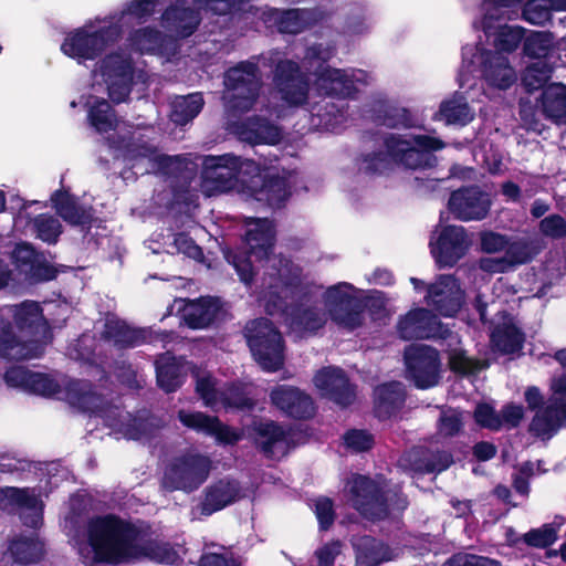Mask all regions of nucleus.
Returning <instances> with one entry per match:
<instances>
[{
    "label": "nucleus",
    "instance_id": "obj_24",
    "mask_svg": "<svg viewBox=\"0 0 566 566\" xmlns=\"http://www.w3.org/2000/svg\"><path fill=\"white\" fill-rule=\"evenodd\" d=\"M489 193L478 187L463 188L454 191L449 199V210L462 221L482 220L491 208Z\"/></svg>",
    "mask_w": 566,
    "mask_h": 566
},
{
    "label": "nucleus",
    "instance_id": "obj_1",
    "mask_svg": "<svg viewBox=\"0 0 566 566\" xmlns=\"http://www.w3.org/2000/svg\"><path fill=\"white\" fill-rule=\"evenodd\" d=\"M245 245L249 251V258L227 253L226 258L237 270L240 279L249 283L253 276V262L265 260L273 272H269L271 277L275 276L274 283H270V298L265 304V310L270 315L276 314L282 310L285 315V323L292 332L302 336L307 332H315L326 323V314L316 306L308 305L307 302L301 303L296 308L289 310L283 306V297H287L291 292L293 281L298 277L300 270L289 260L279 256H270L274 244L275 230L269 219L248 218L245 221Z\"/></svg>",
    "mask_w": 566,
    "mask_h": 566
},
{
    "label": "nucleus",
    "instance_id": "obj_53",
    "mask_svg": "<svg viewBox=\"0 0 566 566\" xmlns=\"http://www.w3.org/2000/svg\"><path fill=\"white\" fill-rule=\"evenodd\" d=\"M34 375L35 371H31L24 367H12L6 373L4 380L10 387L30 392Z\"/></svg>",
    "mask_w": 566,
    "mask_h": 566
},
{
    "label": "nucleus",
    "instance_id": "obj_45",
    "mask_svg": "<svg viewBox=\"0 0 566 566\" xmlns=\"http://www.w3.org/2000/svg\"><path fill=\"white\" fill-rule=\"evenodd\" d=\"M52 202L57 213L72 224H85L91 219V211L80 207L75 199L64 191H56Z\"/></svg>",
    "mask_w": 566,
    "mask_h": 566
},
{
    "label": "nucleus",
    "instance_id": "obj_27",
    "mask_svg": "<svg viewBox=\"0 0 566 566\" xmlns=\"http://www.w3.org/2000/svg\"><path fill=\"white\" fill-rule=\"evenodd\" d=\"M398 333L403 339L446 337L444 328L437 317L428 310L417 308L410 311L398 323Z\"/></svg>",
    "mask_w": 566,
    "mask_h": 566
},
{
    "label": "nucleus",
    "instance_id": "obj_57",
    "mask_svg": "<svg viewBox=\"0 0 566 566\" xmlns=\"http://www.w3.org/2000/svg\"><path fill=\"white\" fill-rule=\"evenodd\" d=\"M344 442L348 449L361 452L371 448L374 438L364 430H350L344 436Z\"/></svg>",
    "mask_w": 566,
    "mask_h": 566
},
{
    "label": "nucleus",
    "instance_id": "obj_60",
    "mask_svg": "<svg viewBox=\"0 0 566 566\" xmlns=\"http://www.w3.org/2000/svg\"><path fill=\"white\" fill-rule=\"evenodd\" d=\"M315 515L322 530L328 528L334 522L333 503L327 497H319L314 502Z\"/></svg>",
    "mask_w": 566,
    "mask_h": 566
},
{
    "label": "nucleus",
    "instance_id": "obj_9",
    "mask_svg": "<svg viewBox=\"0 0 566 566\" xmlns=\"http://www.w3.org/2000/svg\"><path fill=\"white\" fill-rule=\"evenodd\" d=\"M200 18L196 10L189 8L169 7L161 17V25L169 35L164 38L160 33L150 28H143L133 32L128 38V45L132 50L144 53L168 55L175 50L172 36H188L193 33L199 24Z\"/></svg>",
    "mask_w": 566,
    "mask_h": 566
},
{
    "label": "nucleus",
    "instance_id": "obj_64",
    "mask_svg": "<svg viewBox=\"0 0 566 566\" xmlns=\"http://www.w3.org/2000/svg\"><path fill=\"white\" fill-rule=\"evenodd\" d=\"M199 566H240V563L227 554L211 552L202 555Z\"/></svg>",
    "mask_w": 566,
    "mask_h": 566
},
{
    "label": "nucleus",
    "instance_id": "obj_63",
    "mask_svg": "<svg viewBox=\"0 0 566 566\" xmlns=\"http://www.w3.org/2000/svg\"><path fill=\"white\" fill-rule=\"evenodd\" d=\"M342 544L338 541L331 542L316 551L318 566H334L335 557L339 555Z\"/></svg>",
    "mask_w": 566,
    "mask_h": 566
},
{
    "label": "nucleus",
    "instance_id": "obj_50",
    "mask_svg": "<svg viewBox=\"0 0 566 566\" xmlns=\"http://www.w3.org/2000/svg\"><path fill=\"white\" fill-rule=\"evenodd\" d=\"M553 7L547 0H528L523 9V18L537 25H543L551 19Z\"/></svg>",
    "mask_w": 566,
    "mask_h": 566
},
{
    "label": "nucleus",
    "instance_id": "obj_54",
    "mask_svg": "<svg viewBox=\"0 0 566 566\" xmlns=\"http://www.w3.org/2000/svg\"><path fill=\"white\" fill-rule=\"evenodd\" d=\"M449 363L451 369L460 374H472L484 368V365L469 358L461 349H454L450 353Z\"/></svg>",
    "mask_w": 566,
    "mask_h": 566
},
{
    "label": "nucleus",
    "instance_id": "obj_37",
    "mask_svg": "<svg viewBox=\"0 0 566 566\" xmlns=\"http://www.w3.org/2000/svg\"><path fill=\"white\" fill-rule=\"evenodd\" d=\"M87 119L96 132L104 134L109 130L122 132L120 124L116 120L111 105L104 97L90 95L86 98Z\"/></svg>",
    "mask_w": 566,
    "mask_h": 566
},
{
    "label": "nucleus",
    "instance_id": "obj_10",
    "mask_svg": "<svg viewBox=\"0 0 566 566\" xmlns=\"http://www.w3.org/2000/svg\"><path fill=\"white\" fill-rule=\"evenodd\" d=\"M479 72L489 86L506 90L517 80L516 72L506 55L493 53L492 49L484 48L482 41L475 45L467 44L462 49V65L459 73L461 87L470 84V75Z\"/></svg>",
    "mask_w": 566,
    "mask_h": 566
},
{
    "label": "nucleus",
    "instance_id": "obj_3",
    "mask_svg": "<svg viewBox=\"0 0 566 566\" xmlns=\"http://www.w3.org/2000/svg\"><path fill=\"white\" fill-rule=\"evenodd\" d=\"M294 178L292 175L268 178L261 174L260 167L253 160L227 154L205 158L200 186L201 191L208 197L237 190L248 192L258 201H266L271 207L279 208L289 198Z\"/></svg>",
    "mask_w": 566,
    "mask_h": 566
},
{
    "label": "nucleus",
    "instance_id": "obj_35",
    "mask_svg": "<svg viewBox=\"0 0 566 566\" xmlns=\"http://www.w3.org/2000/svg\"><path fill=\"white\" fill-rule=\"evenodd\" d=\"M353 546L356 552V566H378L397 556L381 541L366 535L354 538Z\"/></svg>",
    "mask_w": 566,
    "mask_h": 566
},
{
    "label": "nucleus",
    "instance_id": "obj_29",
    "mask_svg": "<svg viewBox=\"0 0 566 566\" xmlns=\"http://www.w3.org/2000/svg\"><path fill=\"white\" fill-rule=\"evenodd\" d=\"M314 385L323 396L347 406L354 399V391L342 369L325 367L314 376Z\"/></svg>",
    "mask_w": 566,
    "mask_h": 566
},
{
    "label": "nucleus",
    "instance_id": "obj_41",
    "mask_svg": "<svg viewBox=\"0 0 566 566\" xmlns=\"http://www.w3.org/2000/svg\"><path fill=\"white\" fill-rule=\"evenodd\" d=\"M524 335L515 325L512 317H504L491 334L493 347L502 354H513L522 348Z\"/></svg>",
    "mask_w": 566,
    "mask_h": 566
},
{
    "label": "nucleus",
    "instance_id": "obj_18",
    "mask_svg": "<svg viewBox=\"0 0 566 566\" xmlns=\"http://www.w3.org/2000/svg\"><path fill=\"white\" fill-rule=\"evenodd\" d=\"M324 298L331 318L337 325L348 329H355L361 325L364 316L356 298V290L352 284L338 283L328 287Z\"/></svg>",
    "mask_w": 566,
    "mask_h": 566
},
{
    "label": "nucleus",
    "instance_id": "obj_11",
    "mask_svg": "<svg viewBox=\"0 0 566 566\" xmlns=\"http://www.w3.org/2000/svg\"><path fill=\"white\" fill-rule=\"evenodd\" d=\"M119 36V27L109 21L108 17L96 18L69 32L61 44V51L78 63H84L95 60Z\"/></svg>",
    "mask_w": 566,
    "mask_h": 566
},
{
    "label": "nucleus",
    "instance_id": "obj_12",
    "mask_svg": "<svg viewBox=\"0 0 566 566\" xmlns=\"http://www.w3.org/2000/svg\"><path fill=\"white\" fill-rule=\"evenodd\" d=\"M147 75L133 65L132 59L120 52L106 55L93 72L92 90L107 92L111 99L120 103L126 99L133 85L145 84Z\"/></svg>",
    "mask_w": 566,
    "mask_h": 566
},
{
    "label": "nucleus",
    "instance_id": "obj_26",
    "mask_svg": "<svg viewBox=\"0 0 566 566\" xmlns=\"http://www.w3.org/2000/svg\"><path fill=\"white\" fill-rule=\"evenodd\" d=\"M464 293L451 275H441L428 286L427 304L443 316H453L461 307Z\"/></svg>",
    "mask_w": 566,
    "mask_h": 566
},
{
    "label": "nucleus",
    "instance_id": "obj_17",
    "mask_svg": "<svg viewBox=\"0 0 566 566\" xmlns=\"http://www.w3.org/2000/svg\"><path fill=\"white\" fill-rule=\"evenodd\" d=\"M274 81L284 105L273 108L266 106V112L275 115L276 118H282L287 115L285 106H298L307 99L308 90L303 76L298 73L297 65L292 61L277 63Z\"/></svg>",
    "mask_w": 566,
    "mask_h": 566
},
{
    "label": "nucleus",
    "instance_id": "obj_22",
    "mask_svg": "<svg viewBox=\"0 0 566 566\" xmlns=\"http://www.w3.org/2000/svg\"><path fill=\"white\" fill-rule=\"evenodd\" d=\"M0 509L19 514L23 524L32 528L42 524L43 503L35 490L0 489Z\"/></svg>",
    "mask_w": 566,
    "mask_h": 566
},
{
    "label": "nucleus",
    "instance_id": "obj_8",
    "mask_svg": "<svg viewBox=\"0 0 566 566\" xmlns=\"http://www.w3.org/2000/svg\"><path fill=\"white\" fill-rule=\"evenodd\" d=\"M523 0H485L481 7V18L473 22L474 28H481L485 43L484 48L493 53L506 55L514 52L525 36V30L518 25L503 23L516 15V9Z\"/></svg>",
    "mask_w": 566,
    "mask_h": 566
},
{
    "label": "nucleus",
    "instance_id": "obj_48",
    "mask_svg": "<svg viewBox=\"0 0 566 566\" xmlns=\"http://www.w3.org/2000/svg\"><path fill=\"white\" fill-rule=\"evenodd\" d=\"M311 112L318 117V122L314 123L315 126L331 130L338 129L346 119L343 107L329 101H324V105L318 108L314 106Z\"/></svg>",
    "mask_w": 566,
    "mask_h": 566
},
{
    "label": "nucleus",
    "instance_id": "obj_32",
    "mask_svg": "<svg viewBox=\"0 0 566 566\" xmlns=\"http://www.w3.org/2000/svg\"><path fill=\"white\" fill-rule=\"evenodd\" d=\"M176 304H184L182 318L191 328H205L209 326L220 313V303L213 297H201L186 302L176 301Z\"/></svg>",
    "mask_w": 566,
    "mask_h": 566
},
{
    "label": "nucleus",
    "instance_id": "obj_14",
    "mask_svg": "<svg viewBox=\"0 0 566 566\" xmlns=\"http://www.w3.org/2000/svg\"><path fill=\"white\" fill-rule=\"evenodd\" d=\"M248 344L259 365L275 371L283 365V339L266 318L254 319L245 327Z\"/></svg>",
    "mask_w": 566,
    "mask_h": 566
},
{
    "label": "nucleus",
    "instance_id": "obj_7",
    "mask_svg": "<svg viewBox=\"0 0 566 566\" xmlns=\"http://www.w3.org/2000/svg\"><path fill=\"white\" fill-rule=\"evenodd\" d=\"M333 54L334 50L322 43L312 45L306 51L304 65L307 70H313L316 76L314 85L318 93L349 97L373 82V76L363 70H339L326 65L325 62Z\"/></svg>",
    "mask_w": 566,
    "mask_h": 566
},
{
    "label": "nucleus",
    "instance_id": "obj_33",
    "mask_svg": "<svg viewBox=\"0 0 566 566\" xmlns=\"http://www.w3.org/2000/svg\"><path fill=\"white\" fill-rule=\"evenodd\" d=\"M238 136L250 144L275 145L282 138L281 128L265 117L255 116L237 127Z\"/></svg>",
    "mask_w": 566,
    "mask_h": 566
},
{
    "label": "nucleus",
    "instance_id": "obj_15",
    "mask_svg": "<svg viewBox=\"0 0 566 566\" xmlns=\"http://www.w3.org/2000/svg\"><path fill=\"white\" fill-rule=\"evenodd\" d=\"M187 0H169L174 2L171 7L185 8ZM168 0H133L118 13L108 17L109 21L119 27L120 33L125 27L133 24L135 21H142L153 15L159 6L165 4ZM197 8L210 10L217 14H226L239 0H192Z\"/></svg>",
    "mask_w": 566,
    "mask_h": 566
},
{
    "label": "nucleus",
    "instance_id": "obj_62",
    "mask_svg": "<svg viewBox=\"0 0 566 566\" xmlns=\"http://www.w3.org/2000/svg\"><path fill=\"white\" fill-rule=\"evenodd\" d=\"M524 417V409L520 405H506L500 413L501 428H514Z\"/></svg>",
    "mask_w": 566,
    "mask_h": 566
},
{
    "label": "nucleus",
    "instance_id": "obj_20",
    "mask_svg": "<svg viewBox=\"0 0 566 566\" xmlns=\"http://www.w3.org/2000/svg\"><path fill=\"white\" fill-rule=\"evenodd\" d=\"M352 505L367 518L381 520L388 511L378 485L366 476L355 475L346 484Z\"/></svg>",
    "mask_w": 566,
    "mask_h": 566
},
{
    "label": "nucleus",
    "instance_id": "obj_25",
    "mask_svg": "<svg viewBox=\"0 0 566 566\" xmlns=\"http://www.w3.org/2000/svg\"><path fill=\"white\" fill-rule=\"evenodd\" d=\"M196 390L205 405L211 408H245L250 406L249 399L240 387L231 386L227 390L221 389L209 374L196 373Z\"/></svg>",
    "mask_w": 566,
    "mask_h": 566
},
{
    "label": "nucleus",
    "instance_id": "obj_56",
    "mask_svg": "<svg viewBox=\"0 0 566 566\" xmlns=\"http://www.w3.org/2000/svg\"><path fill=\"white\" fill-rule=\"evenodd\" d=\"M505 251V259L509 262V266L525 263L531 260L533 255L532 248L524 241L507 243Z\"/></svg>",
    "mask_w": 566,
    "mask_h": 566
},
{
    "label": "nucleus",
    "instance_id": "obj_36",
    "mask_svg": "<svg viewBox=\"0 0 566 566\" xmlns=\"http://www.w3.org/2000/svg\"><path fill=\"white\" fill-rule=\"evenodd\" d=\"M255 431L256 442L266 457L279 459L287 452L289 442L282 427L273 422H265L259 423Z\"/></svg>",
    "mask_w": 566,
    "mask_h": 566
},
{
    "label": "nucleus",
    "instance_id": "obj_43",
    "mask_svg": "<svg viewBox=\"0 0 566 566\" xmlns=\"http://www.w3.org/2000/svg\"><path fill=\"white\" fill-rule=\"evenodd\" d=\"M438 117L448 125L464 126L473 120L474 111L468 105L465 97L457 93L441 103Z\"/></svg>",
    "mask_w": 566,
    "mask_h": 566
},
{
    "label": "nucleus",
    "instance_id": "obj_58",
    "mask_svg": "<svg viewBox=\"0 0 566 566\" xmlns=\"http://www.w3.org/2000/svg\"><path fill=\"white\" fill-rule=\"evenodd\" d=\"M475 421L488 429L499 430L501 429L500 415L486 403H481L476 407L474 412Z\"/></svg>",
    "mask_w": 566,
    "mask_h": 566
},
{
    "label": "nucleus",
    "instance_id": "obj_23",
    "mask_svg": "<svg viewBox=\"0 0 566 566\" xmlns=\"http://www.w3.org/2000/svg\"><path fill=\"white\" fill-rule=\"evenodd\" d=\"M405 360L409 377L418 388L434 386L439 379L438 352L424 345H411L405 352Z\"/></svg>",
    "mask_w": 566,
    "mask_h": 566
},
{
    "label": "nucleus",
    "instance_id": "obj_31",
    "mask_svg": "<svg viewBox=\"0 0 566 566\" xmlns=\"http://www.w3.org/2000/svg\"><path fill=\"white\" fill-rule=\"evenodd\" d=\"M43 555V544L35 535L12 539L7 549L0 555V565H28L40 560Z\"/></svg>",
    "mask_w": 566,
    "mask_h": 566
},
{
    "label": "nucleus",
    "instance_id": "obj_49",
    "mask_svg": "<svg viewBox=\"0 0 566 566\" xmlns=\"http://www.w3.org/2000/svg\"><path fill=\"white\" fill-rule=\"evenodd\" d=\"M552 66L546 62L528 65L523 74V83L528 91L541 88L551 77Z\"/></svg>",
    "mask_w": 566,
    "mask_h": 566
},
{
    "label": "nucleus",
    "instance_id": "obj_47",
    "mask_svg": "<svg viewBox=\"0 0 566 566\" xmlns=\"http://www.w3.org/2000/svg\"><path fill=\"white\" fill-rule=\"evenodd\" d=\"M202 106L203 98L199 93L179 96L172 103L171 120L185 125L200 113Z\"/></svg>",
    "mask_w": 566,
    "mask_h": 566
},
{
    "label": "nucleus",
    "instance_id": "obj_55",
    "mask_svg": "<svg viewBox=\"0 0 566 566\" xmlns=\"http://www.w3.org/2000/svg\"><path fill=\"white\" fill-rule=\"evenodd\" d=\"M463 424L462 413L455 409L441 411L439 420V432L449 437L458 433Z\"/></svg>",
    "mask_w": 566,
    "mask_h": 566
},
{
    "label": "nucleus",
    "instance_id": "obj_51",
    "mask_svg": "<svg viewBox=\"0 0 566 566\" xmlns=\"http://www.w3.org/2000/svg\"><path fill=\"white\" fill-rule=\"evenodd\" d=\"M452 463V458L446 452L431 454L430 459H422L415 461L412 469L421 473L441 472L449 468Z\"/></svg>",
    "mask_w": 566,
    "mask_h": 566
},
{
    "label": "nucleus",
    "instance_id": "obj_61",
    "mask_svg": "<svg viewBox=\"0 0 566 566\" xmlns=\"http://www.w3.org/2000/svg\"><path fill=\"white\" fill-rule=\"evenodd\" d=\"M541 231L552 238L566 237V222L559 216H549L541 221Z\"/></svg>",
    "mask_w": 566,
    "mask_h": 566
},
{
    "label": "nucleus",
    "instance_id": "obj_52",
    "mask_svg": "<svg viewBox=\"0 0 566 566\" xmlns=\"http://www.w3.org/2000/svg\"><path fill=\"white\" fill-rule=\"evenodd\" d=\"M557 538V527L553 524H545L539 528L530 531L524 535V541L531 546L546 547Z\"/></svg>",
    "mask_w": 566,
    "mask_h": 566
},
{
    "label": "nucleus",
    "instance_id": "obj_40",
    "mask_svg": "<svg viewBox=\"0 0 566 566\" xmlns=\"http://www.w3.org/2000/svg\"><path fill=\"white\" fill-rule=\"evenodd\" d=\"M405 389L400 382L379 386L375 391V412L378 418L394 416L403 405Z\"/></svg>",
    "mask_w": 566,
    "mask_h": 566
},
{
    "label": "nucleus",
    "instance_id": "obj_42",
    "mask_svg": "<svg viewBox=\"0 0 566 566\" xmlns=\"http://www.w3.org/2000/svg\"><path fill=\"white\" fill-rule=\"evenodd\" d=\"M544 115L554 122L566 118V85L551 83L544 87L541 96Z\"/></svg>",
    "mask_w": 566,
    "mask_h": 566
},
{
    "label": "nucleus",
    "instance_id": "obj_16",
    "mask_svg": "<svg viewBox=\"0 0 566 566\" xmlns=\"http://www.w3.org/2000/svg\"><path fill=\"white\" fill-rule=\"evenodd\" d=\"M211 468L209 458L200 454H187L176 458L165 469L163 486L169 491H192L208 478Z\"/></svg>",
    "mask_w": 566,
    "mask_h": 566
},
{
    "label": "nucleus",
    "instance_id": "obj_21",
    "mask_svg": "<svg viewBox=\"0 0 566 566\" xmlns=\"http://www.w3.org/2000/svg\"><path fill=\"white\" fill-rule=\"evenodd\" d=\"M431 253L440 268L453 266L465 255L470 240L462 227L439 226L430 241Z\"/></svg>",
    "mask_w": 566,
    "mask_h": 566
},
{
    "label": "nucleus",
    "instance_id": "obj_30",
    "mask_svg": "<svg viewBox=\"0 0 566 566\" xmlns=\"http://www.w3.org/2000/svg\"><path fill=\"white\" fill-rule=\"evenodd\" d=\"M179 420L190 429L213 436L221 443H234L240 439V434L229 427L223 426L216 417L207 416L202 412L179 411Z\"/></svg>",
    "mask_w": 566,
    "mask_h": 566
},
{
    "label": "nucleus",
    "instance_id": "obj_44",
    "mask_svg": "<svg viewBox=\"0 0 566 566\" xmlns=\"http://www.w3.org/2000/svg\"><path fill=\"white\" fill-rule=\"evenodd\" d=\"M238 497L239 486L235 482L220 481L207 491L202 511L211 514L231 504Z\"/></svg>",
    "mask_w": 566,
    "mask_h": 566
},
{
    "label": "nucleus",
    "instance_id": "obj_59",
    "mask_svg": "<svg viewBox=\"0 0 566 566\" xmlns=\"http://www.w3.org/2000/svg\"><path fill=\"white\" fill-rule=\"evenodd\" d=\"M172 248L176 252L184 253L195 260L202 256L200 247L197 245L191 238L182 233L174 235Z\"/></svg>",
    "mask_w": 566,
    "mask_h": 566
},
{
    "label": "nucleus",
    "instance_id": "obj_2",
    "mask_svg": "<svg viewBox=\"0 0 566 566\" xmlns=\"http://www.w3.org/2000/svg\"><path fill=\"white\" fill-rule=\"evenodd\" d=\"M76 523V516L72 514L65 517L64 527L82 562L87 566L97 563L118 565L140 558L174 565L180 559L179 552L168 543L153 538L147 530L114 515L98 516L88 521L86 541L73 534Z\"/></svg>",
    "mask_w": 566,
    "mask_h": 566
},
{
    "label": "nucleus",
    "instance_id": "obj_13",
    "mask_svg": "<svg viewBox=\"0 0 566 566\" xmlns=\"http://www.w3.org/2000/svg\"><path fill=\"white\" fill-rule=\"evenodd\" d=\"M224 85L223 98L230 114L245 113L259 103L261 82L254 63L241 62L230 69L226 74Z\"/></svg>",
    "mask_w": 566,
    "mask_h": 566
},
{
    "label": "nucleus",
    "instance_id": "obj_39",
    "mask_svg": "<svg viewBox=\"0 0 566 566\" xmlns=\"http://www.w3.org/2000/svg\"><path fill=\"white\" fill-rule=\"evenodd\" d=\"M25 223L30 232L34 233L39 239L48 243L56 242L59 235L62 232V227L59 219L51 214H39L31 220L28 207H24L15 219L18 227Z\"/></svg>",
    "mask_w": 566,
    "mask_h": 566
},
{
    "label": "nucleus",
    "instance_id": "obj_46",
    "mask_svg": "<svg viewBox=\"0 0 566 566\" xmlns=\"http://www.w3.org/2000/svg\"><path fill=\"white\" fill-rule=\"evenodd\" d=\"M271 19L277 24L282 33H298L306 29L312 20V12L308 10H287L271 12Z\"/></svg>",
    "mask_w": 566,
    "mask_h": 566
},
{
    "label": "nucleus",
    "instance_id": "obj_38",
    "mask_svg": "<svg viewBox=\"0 0 566 566\" xmlns=\"http://www.w3.org/2000/svg\"><path fill=\"white\" fill-rule=\"evenodd\" d=\"M188 364L177 359L169 353L163 354L156 360L157 382L166 392L175 391L182 384Z\"/></svg>",
    "mask_w": 566,
    "mask_h": 566
},
{
    "label": "nucleus",
    "instance_id": "obj_6",
    "mask_svg": "<svg viewBox=\"0 0 566 566\" xmlns=\"http://www.w3.org/2000/svg\"><path fill=\"white\" fill-rule=\"evenodd\" d=\"M14 319L17 336L10 328L0 333V356L8 359H29L39 357L45 344L51 339L48 322L35 302H23L8 308Z\"/></svg>",
    "mask_w": 566,
    "mask_h": 566
},
{
    "label": "nucleus",
    "instance_id": "obj_19",
    "mask_svg": "<svg viewBox=\"0 0 566 566\" xmlns=\"http://www.w3.org/2000/svg\"><path fill=\"white\" fill-rule=\"evenodd\" d=\"M552 391L549 406L538 410L530 424V431L543 440L552 438L566 418V375L553 378Z\"/></svg>",
    "mask_w": 566,
    "mask_h": 566
},
{
    "label": "nucleus",
    "instance_id": "obj_28",
    "mask_svg": "<svg viewBox=\"0 0 566 566\" xmlns=\"http://www.w3.org/2000/svg\"><path fill=\"white\" fill-rule=\"evenodd\" d=\"M270 399L279 410L294 418H307L314 412L312 398L296 387L276 386L271 390Z\"/></svg>",
    "mask_w": 566,
    "mask_h": 566
},
{
    "label": "nucleus",
    "instance_id": "obj_4",
    "mask_svg": "<svg viewBox=\"0 0 566 566\" xmlns=\"http://www.w3.org/2000/svg\"><path fill=\"white\" fill-rule=\"evenodd\" d=\"M30 392L64 399L81 412L101 417L108 427L122 432L127 439H146L153 428L149 419L132 420L129 415H123L117 406H113L102 391L93 389L86 380H67L64 377L56 379L46 374L35 373Z\"/></svg>",
    "mask_w": 566,
    "mask_h": 566
},
{
    "label": "nucleus",
    "instance_id": "obj_34",
    "mask_svg": "<svg viewBox=\"0 0 566 566\" xmlns=\"http://www.w3.org/2000/svg\"><path fill=\"white\" fill-rule=\"evenodd\" d=\"M151 332L145 328H132L126 322L109 316L105 321L103 337L118 347L136 346L150 339Z\"/></svg>",
    "mask_w": 566,
    "mask_h": 566
},
{
    "label": "nucleus",
    "instance_id": "obj_5",
    "mask_svg": "<svg viewBox=\"0 0 566 566\" xmlns=\"http://www.w3.org/2000/svg\"><path fill=\"white\" fill-rule=\"evenodd\" d=\"M386 151L364 154L358 160V169L366 174L384 172L392 164L407 169H423L432 167L436 157L432 151L442 149L444 143L439 138L417 134H391L382 142Z\"/></svg>",
    "mask_w": 566,
    "mask_h": 566
}]
</instances>
